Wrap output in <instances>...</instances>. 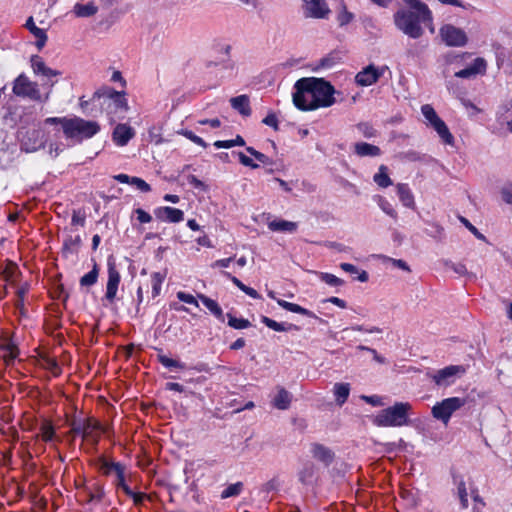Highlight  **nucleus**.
Masks as SVG:
<instances>
[{"label":"nucleus","instance_id":"42","mask_svg":"<svg viewBox=\"0 0 512 512\" xmlns=\"http://www.w3.org/2000/svg\"><path fill=\"white\" fill-rule=\"evenodd\" d=\"M228 325L234 329H245L248 328L251 324L247 319L236 318L228 314Z\"/></svg>","mask_w":512,"mask_h":512},{"label":"nucleus","instance_id":"39","mask_svg":"<svg viewBox=\"0 0 512 512\" xmlns=\"http://www.w3.org/2000/svg\"><path fill=\"white\" fill-rule=\"evenodd\" d=\"M315 458L328 462L332 459L331 452L322 445L315 444L312 449Z\"/></svg>","mask_w":512,"mask_h":512},{"label":"nucleus","instance_id":"58","mask_svg":"<svg viewBox=\"0 0 512 512\" xmlns=\"http://www.w3.org/2000/svg\"><path fill=\"white\" fill-rule=\"evenodd\" d=\"M199 123L202 125H209L212 128H218L221 125L220 120L217 118L200 120Z\"/></svg>","mask_w":512,"mask_h":512},{"label":"nucleus","instance_id":"52","mask_svg":"<svg viewBox=\"0 0 512 512\" xmlns=\"http://www.w3.org/2000/svg\"><path fill=\"white\" fill-rule=\"evenodd\" d=\"M353 19L352 13L348 12L345 5H343V11L338 15V21L340 25H346Z\"/></svg>","mask_w":512,"mask_h":512},{"label":"nucleus","instance_id":"37","mask_svg":"<svg viewBox=\"0 0 512 512\" xmlns=\"http://www.w3.org/2000/svg\"><path fill=\"white\" fill-rule=\"evenodd\" d=\"M165 274L155 272L151 275L152 297H157L161 292V286L164 282Z\"/></svg>","mask_w":512,"mask_h":512},{"label":"nucleus","instance_id":"17","mask_svg":"<svg viewBox=\"0 0 512 512\" xmlns=\"http://www.w3.org/2000/svg\"><path fill=\"white\" fill-rule=\"evenodd\" d=\"M486 70V62L483 58H477L470 67L462 69L455 73L459 78H470L477 74H482Z\"/></svg>","mask_w":512,"mask_h":512},{"label":"nucleus","instance_id":"19","mask_svg":"<svg viewBox=\"0 0 512 512\" xmlns=\"http://www.w3.org/2000/svg\"><path fill=\"white\" fill-rule=\"evenodd\" d=\"M25 27L34 35L36 40V46L41 50L47 41V35L45 30L38 28L33 20V17H29L26 21Z\"/></svg>","mask_w":512,"mask_h":512},{"label":"nucleus","instance_id":"33","mask_svg":"<svg viewBox=\"0 0 512 512\" xmlns=\"http://www.w3.org/2000/svg\"><path fill=\"white\" fill-rule=\"evenodd\" d=\"M397 192L400 200L405 206L411 207L414 204L413 195L406 184H398Z\"/></svg>","mask_w":512,"mask_h":512},{"label":"nucleus","instance_id":"16","mask_svg":"<svg viewBox=\"0 0 512 512\" xmlns=\"http://www.w3.org/2000/svg\"><path fill=\"white\" fill-rule=\"evenodd\" d=\"M156 215L163 221L170 223H178L184 219V213L182 210L173 207H162L156 211Z\"/></svg>","mask_w":512,"mask_h":512},{"label":"nucleus","instance_id":"59","mask_svg":"<svg viewBox=\"0 0 512 512\" xmlns=\"http://www.w3.org/2000/svg\"><path fill=\"white\" fill-rule=\"evenodd\" d=\"M233 260L232 257L230 258H226V259H220V260H217L215 261L213 264H212V267L213 268H216V267H222V268H226L229 266V264L231 263V261Z\"/></svg>","mask_w":512,"mask_h":512},{"label":"nucleus","instance_id":"27","mask_svg":"<svg viewBox=\"0 0 512 512\" xmlns=\"http://www.w3.org/2000/svg\"><path fill=\"white\" fill-rule=\"evenodd\" d=\"M3 351V360L7 365H10L19 355L18 347L11 341L7 342L1 347Z\"/></svg>","mask_w":512,"mask_h":512},{"label":"nucleus","instance_id":"13","mask_svg":"<svg viewBox=\"0 0 512 512\" xmlns=\"http://www.w3.org/2000/svg\"><path fill=\"white\" fill-rule=\"evenodd\" d=\"M96 97L97 98H107V99L111 100L116 109H123V110L128 109L127 100L125 99L124 94L114 91L111 88H104V89L98 90L97 92L94 93V98H96Z\"/></svg>","mask_w":512,"mask_h":512},{"label":"nucleus","instance_id":"36","mask_svg":"<svg viewBox=\"0 0 512 512\" xmlns=\"http://www.w3.org/2000/svg\"><path fill=\"white\" fill-rule=\"evenodd\" d=\"M74 12L78 17H88L97 12V7L93 3L77 4L74 7Z\"/></svg>","mask_w":512,"mask_h":512},{"label":"nucleus","instance_id":"47","mask_svg":"<svg viewBox=\"0 0 512 512\" xmlns=\"http://www.w3.org/2000/svg\"><path fill=\"white\" fill-rule=\"evenodd\" d=\"M357 129L362 133V135L366 138H372L376 136L375 129L367 124V123H360L357 125Z\"/></svg>","mask_w":512,"mask_h":512},{"label":"nucleus","instance_id":"14","mask_svg":"<svg viewBox=\"0 0 512 512\" xmlns=\"http://www.w3.org/2000/svg\"><path fill=\"white\" fill-rule=\"evenodd\" d=\"M465 372V368L459 365H451L445 367L439 371H437L433 376V380L437 385H447L449 384V379L458 374H462Z\"/></svg>","mask_w":512,"mask_h":512},{"label":"nucleus","instance_id":"10","mask_svg":"<svg viewBox=\"0 0 512 512\" xmlns=\"http://www.w3.org/2000/svg\"><path fill=\"white\" fill-rule=\"evenodd\" d=\"M121 276L118 272L114 262H108V280L106 285V299L112 303L116 298L118 286L120 284Z\"/></svg>","mask_w":512,"mask_h":512},{"label":"nucleus","instance_id":"49","mask_svg":"<svg viewBox=\"0 0 512 512\" xmlns=\"http://www.w3.org/2000/svg\"><path fill=\"white\" fill-rule=\"evenodd\" d=\"M177 298L182 302L199 307L197 299L191 294L179 291L177 292Z\"/></svg>","mask_w":512,"mask_h":512},{"label":"nucleus","instance_id":"38","mask_svg":"<svg viewBox=\"0 0 512 512\" xmlns=\"http://www.w3.org/2000/svg\"><path fill=\"white\" fill-rule=\"evenodd\" d=\"M457 494H458L462 508L467 509L469 506V502H468L469 492H468V487L463 480H461L457 485Z\"/></svg>","mask_w":512,"mask_h":512},{"label":"nucleus","instance_id":"15","mask_svg":"<svg viewBox=\"0 0 512 512\" xmlns=\"http://www.w3.org/2000/svg\"><path fill=\"white\" fill-rule=\"evenodd\" d=\"M135 135V131L127 124H118L113 133V141L118 146H125Z\"/></svg>","mask_w":512,"mask_h":512},{"label":"nucleus","instance_id":"2","mask_svg":"<svg viewBox=\"0 0 512 512\" xmlns=\"http://www.w3.org/2000/svg\"><path fill=\"white\" fill-rule=\"evenodd\" d=\"M408 9L399 10L394 21L396 26L412 38L422 35L421 23L431 21V13L428 7L418 0H404Z\"/></svg>","mask_w":512,"mask_h":512},{"label":"nucleus","instance_id":"53","mask_svg":"<svg viewBox=\"0 0 512 512\" xmlns=\"http://www.w3.org/2000/svg\"><path fill=\"white\" fill-rule=\"evenodd\" d=\"M460 221L469 229L478 239L484 240L485 237L481 234L475 226H473L466 218L460 217Z\"/></svg>","mask_w":512,"mask_h":512},{"label":"nucleus","instance_id":"18","mask_svg":"<svg viewBox=\"0 0 512 512\" xmlns=\"http://www.w3.org/2000/svg\"><path fill=\"white\" fill-rule=\"evenodd\" d=\"M31 67L35 74H41L45 77H55L60 75L59 71L47 67L43 59L37 55L31 58Z\"/></svg>","mask_w":512,"mask_h":512},{"label":"nucleus","instance_id":"26","mask_svg":"<svg viewBox=\"0 0 512 512\" xmlns=\"http://www.w3.org/2000/svg\"><path fill=\"white\" fill-rule=\"evenodd\" d=\"M277 303L280 307H282L283 309H285L287 311L301 314V315L308 316V317H316L313 312H311L310 310H308L306 308H303L302 306H300L298 304L291 303V302H288V301H285L282 299H277Z\"/></svg>","mask_w":512,"mask_h":512},{"label":"nucleus","instance_id":"50","mask_svg":"<svg viewBox=\"0 0 512 512\" xmlns=\"http://www.w3.org/2000/svg\"><path fill=\"white\" fill-rule=\"evenodd\" d=\"M262 322L267 327L271 328L274 331L281 332V331H285L286 330V328L284 327V325L282 323H278L275 320L270 319L268 317H263Z\"/></svg>","mask_w":512,"mask_h":512},{"label":"nucleus","instance_id":"1","mask_svg":"<svg viewBox=\"0 0 512 512\" xmlns=\"http://www.w3.org/2000/svg\"><path fill=\"white\" fill-rule=\"evenodd\" d=\"M294 105L303 111L330 107L335 103L334 87L321 78H301L295 83Z\"/></svg>","mask_w":512,"mask_h":512},{"label":"nucleus","instance_id":"23","mask_svg":"<svg viewBox=\"0 0 512 512\" xmlns=\"http://www.w3.org/2000/svg\"><path fill=\"white\" fill-rule=\"evenodd\" d=\"M272 403L275 408L280 410H286L290 406L291 395L287 390H285L282 387H279Z\"/></svg>","mask_w":512,"mask_h":512},{"label":"nucleus","instance_id":"64","mask_svg":"<svg viewBox=\"0 0 512 512\" xmlns=\"http://www.w3.org/2000/svg\"><path fill=\"white\" fill-rule=\"evenodd\" d=\"M245 346V340L243 338H238L236 341H234L230 348L232 350H238V349H241Z\"/></svg>","mask_w":512,"mask_h":512},{"label":"nucleus","instance_id":"51","mask_svg":"<svg viewBox=\"0 0 512 512\" xmlns=\"http://www.w3.org/2000/svg\"><path fill=\"white\" fill-rule=\"evenodd\" d=\"M183 135H184L187 139L191 140L192 142H194L195 144H197V145H199V146H202V147H204V148L207 146V144L205 143V141H204L201 137H199V136L195 135L192 131H184V132H183Z\"/></svg>","mask_w":512,"mask_h":512},{"label":"nucleus","instance_id":"28","mask_svg":"<svg viewBox=\"0 0 512 512\" xmlns=\"http://www.w3.org/2000/svg\"><path fill=\"white\" fill-rule=\"evenodd\" d=\"M198 298H199V299H200V301L203 303V305H204V306H205V307H206V308H207V309H208V310H209V311H210L214 316H216V317H217V318H219V319H222V318H223V311H222L221 307L219 306V304H218L215 300H213V299H211V298H209V297H207V296H205V295H203V294H199V295H198Z\"/></svg>","mask_w":512,"mask_h":512},{"label":"nucleus","instance_id":"30","mask_svg":"<svg viewBox=\"0 0 512 512\" xmlns=\"http://www.w3.org/2000/svg\"><path fill=\"white\" fill-rule=\"evenodd\" d=\"M98 276H99V266L96 263V261H93L92 270L81 277L80 285L83 287H90L97 282Z\"/></svg>","mask_w":512,"mask_h":512},{"label":"nucleus","instance_id":"11","mask_svg":"<svg viewBox=\"0 0 512 512\" xmlns=\"http://www.w3.org/2000/svg\"><path fill=\"white\" fill-rule=\"evenodd\" d=\"M304 13L306 17L323 19L328 17L330 9L325 0H310L305 2Z\"/></svg>","mask_w":512,"mask_h":512},{"label":"nucleus","instance_id":"48","mask_svg":"<svg viewBox=\"0 0 512 512\" xmlns=\"http://www.w3.org/2000/svg\"><path fill=\"white\" fill-rule=\"evenodd\" d=\"M130 184L136 186V188L142 192H150L151 191L150 185L139 177H132Z\"/></svg>","mask_w":512,"mask_h":512},{"label":"nucleus","instance_id":"32","mask_svg":"<svg viewBox=\"0 0 512 512\" xmlns=\"http://www.w3.org/2000/svg\"><path fill=\"white\" fill-rule=\"evenodd\" d=\"M350 393V386L348 383H337L334 386V395L336 401L342 405L348 398Z\"/></svg>","mask_w":512,"mask_h":512},{"label":"nucleus","instance_id":"54","mask_svg":"<svg viewBox=\"0 0 512 512\" xmlns=\"http://www.w3.org/2000/svg\"><path fill=\"white\" fill-rule=\"evenodd\" d=\"M135 213L140 223H149L152 220L151 215L141 208L136 209Z\"/></svg>","mask_w":512,"mask_h":512},{"label":"nucleus","instance_id":"24","mask_svg":"<svg viewBox=\"0 0 512 512\" xmlns=\"http://www.w3.org/2000/svg\"><path fill=\"white\" fill-rule=\"evenodd\" d=\"M268 228L271 231H276V232H294L297 229V223L292 222V221L277 219V220L270 221L268 223Z\"/></svg>","mask_w":512,"mask_h":512},{"label":"nucleus","instance_id":"55","mask_svg":"<svg viewBox=\"0 0 512 512\" xmlns=\"http://www.w3.org/2000/svg\"><path fill=\"white\" fill-rule=\"evenodd\" d=\"M263 123L268 125V126L273 127L274 130H278L279 129V127H278V119H277V117H276V115L274 113L268 114L263 119Z\"/></svg>","mask_w":512,"mask_h":512},{"label":"nucleus","instance_id":"22","mask_svg":"<svg viewBox=\"0 0 512 512\" xmlns=\"http://www.w3.org/2000/svg\"><path fill=\"white\" fill-rule=\"evenodd\" d=\"M355 153L358 156L365 157V156H379L381 154V149L376 146L372 145L366 142H359L356 143L354 146Z\"/></svg>","mask_w":512,"mask_h":512},{"label":"nucleus","instance_id":"63","mask_svg":"<svg viewBox=\"0 0 512 512\" xmlns=\"http://www.w3.org/2000/svg\"><path fill=\"white\" fill-rule=\"evenodd\" d=\"M214 146L216 148H231V147H233V143H232V140H227V141L218 140L214 143Z\"/></svg>","mask_w":512,"mask_h":512},{"label":"nucleus","instance_id":"41","mask_svg":"<svg viewBox=\"0 0 512 512\" xmlns=\"http://www.w3.org/2000/svg\"><path fill=\"white\" fill-rule=\"evenodd\" d=\"M243 488V484L241 482H237L234 484H230L223 492L221 493V498L226 499L229 497L237 496L241 493Z\"/></svg>","mask_w":512,"mask_h":512},{"label":"nucleus","instance_id":"35","mask_svg":"<svg viewBox=\"0 0 512 512\" xmlns=\"http://www.w3.org/2000/svg\"><path fill=\"white\" fill-rule=\"evenodd\" d=\"M421 112L430 126H433L442 120L436 113L435 109L429 104L423 105L421 107Z\"/></svg>","mask_w":512,"mask_h":512},{"label":"nucleus","instance_id":"25","mask_svg":"<svg viewBox=\"0 0 512 512\" xmlns=\"http://www.w3.org/2000/svg\"><path fill=\"white\" fill-rule=\"evenodd\" d=\"M431 127L437 132L443 143L447 145H454V136L443 120L439 121L437 124Z\"/></svg>","mask_w":512,"mask_h":512},{"label":"nucleus","instance_id":"20","mask_svg":"<svg viewBox=\"0 0 512 512\" xmlns=\"http://www.w3.org/2000/svg\"><path fill=\"white\" fill-rule=\"evenodd\" d=\"M231 106L243 116H250L251 108L249 97L247 95H240L230 99Z\"/></svg>","mask_w":512,"mask_h":512},{"label":"nucleus","instance_id":"7","mask_svg":"<svg viewBox=\"0 0 512 512\" xmlns=\"http://www.w3.org/2000/svg\"><path fill=\"white\" fill-rule=\"evenodd\" d=\"M465 400L459 397H452L444 399L437 403L432 408V415L434 418L443 421L445 424L449 422L451 415L462 406H464Z\"/></svg>","mask_w":512,"mask_h":512},{"label":"nucleus","instance_id":"40","mask_svg":"<svg viewBox=\"0 0 512 512\" xmlns=\"http://www.w3.org/2000/svg\"><path fill=\"white\" fill-rule=\"evenodd\" d=\"M469 488H470V495L474 501L473 512H483V509L486 506V503L480 497L479 492L476 488L472 487V485H470Z\"/></svg>","mask_w":512,"mask_h":512},{"label":"nucleus","instance_id":"3","mask_svg":"<svg viewBox=\"0 0 512 512\" xmlns=\"http://www.w3.org/2000/svg\"><path fill=\"white\" fill-rule=\"evenodd\" d=\"M411 405L407 402H399L379 412L374 423L382 427L404 426L408 423V413Z\"/></svg>","mask_w":512,"mask_h":512},{"label":"nucleus","instance_id":"57","mask_svg":"<svg viewBox=\"0 0 512 512\" xmlns=\"http://www.w3.org/2000/svg\"><path fill=\"white\" fill-rule=\"evenodd\" d=\"M239 159H240V162L243 165H245V166H249L251 168H257L258 167V165L256 163H254L251 158H249L248 156L244 155L243 153H239Z\"/></svg>","mask_w":512,"mask_h":512},{"label":"nucleus","instance_id":"62","mask_svg":"<svg viewBox=\"0 0 512 512\" xmlns=\"http://www.w3.org/2000/svg\"><path fill=\"white\" fill-rule=\"evenodd\" d=\"M131 178L130 176L126 175V174H118V175H115L114 176V179L120 183H126V184H130L131 183Z\"/></svg>","mask_w":512,"mask_h":512},{"label":"nucleus","instance_id":"45","mask_svg":"<svg viewBox=\"0 0 512 512\" xmlns=\"http://www.w3.org/2000/svg\"><path fill=\"white\" fill-rule=\"evenodd\" d=\"M158 361L165 367H168V368H180V369H183L184 366L182 364H180L178 361L172 359V358H169L168 356L164 355V354H159L158 355Z\"/></svg>","mask_w":512,"mask_h":512},{"label":"nucleus","instance_id":"9","mask_svg":"<svg viewBox=\"0 0 512 512\" xmlns=\"http://www.w3.org/2000/svg\"><path fill=\"white\" fill-rule=\"evenodd\" d=\"M442 40L448 46H464L467 43L465 32L453 25H445L440 29Z\"/></svg>","mask_w":512,"mask_h":512},{"label":"nucleus","instance_id":"60","mask_svg":"<svg viewBox=\"0 0 512 512\" xmlns=\"http://www.w3.org/2000/svg\"><path fill=\"white\" fill-rule=\"evenodd\" d=\"M85 223V218L80 216L76 211L73 212L72 215V224L83 226Z\"/></svg>","mask_w":512,"mask_h":512},{"label":"nucleus","instance_id":"61","mask_svg":"<svg viewBox=\"0 0 512 512\" xmlns=\"http://www.w3.org/2000/svg\"><path fill=\"white\" fill-rule=\"evenodd\" d=\"M328 302L340 307V308H346V303L344 300L338 298V297H330L329 299H327Z\"/></svg>","mask_w":512,"mask_h":512},{"label":"nucleus","instance_id":"4","mask_svg":"<svg viewBox=\"0 0 512 512\" xmlns=\"http://www.w3.org/2000/svg\"><path fill=\"white\" fill-rule=\"evenodd\" d=\"M99 131V125L94 121L81 118L63 121V132L68 138H90Z\"/></svg>","mask_w":512,"mask_h":512},{"label":"nucleus","instance_id":"29","mask_svg":"<svg viewBox=\"0 0 512 512\" xmlns=\"http://www.w3.org/2000/svg\"><path fill=\"white\" fill-rule=\"evenodd\" d=\"M374 182L381 188L392 185V180L388 175V168L385 165L379 167L378 172L373 177Z\"/></svg>","mask_w":512,"mask_h":512},{"label":"nucleus","instance_id":"46","mask_svg":"<svg viewBox=\"0 0 512 512\" xmlns=\"http://www.w3.org/2000/svg\"><path fill=\"white\" fill-rule=\"evenodd\" d=\"M320 279L331 286H340L343 284L340 278L330 273H320Z\"/></svg>","mask_w":512,"mask_h":512},{"label":"nucleus","instance_id":"43","mask_svg":"<svg viewBox=\"0 0 512 512\" xmlns=\"http://www.w3.org/2000/svg\"><path fill=\"white\" fill-rule=\"evenodd\" d=\"M28 290H29V286L26 283L23 284L22 286L18 287V289L16 291L17 299L15 301V306L17 308L22 309L24 307L25 296H26Z\"/></svg>","mask_w":512,"mask_h":512},{"label":"nucleus","instance_id":"56","mask_svg":"<svg viewBox=\"0 0 512 512\" xmlns=\"http://www.w3.org/2000/svg\"><path fill=\"white\" fill-rule=\"evenodd\" d=\"M501 194L505 202L512 204V185L504 187L501 191Z\"/></svg>","mask_w":512,"mask_h":512},{"label":"nucleus","instance_id":"6","mask_svg":"<svg viewBox=\"0 0 512 512\" xmlns=\"http://www.w3.org/2000/svg\"><path fill=\"white\" fill-rule=\"evenodd\" d=\"M13 93L19 97H26L34 101L41 100V93L36 82L31 81L26 75L20 74L13 83Z\"/></svg>","mask_w":512,"mask_h":512},{"label":"nucleus","instance_id":"12","mask_svg":"<svg viewBox=\"0 0 512 512\" xmlns=\"http://www.w3.org/2000/svg\"><path fill=\"white\" fill-rule=\"evenodd\" d=\"M382 74L383 69L369 65L356 74L355 81L359 86H370L376 83Z\"/></svg>","mask_w":512,"mask_h":512},{"label":"nucleus","instance_id":"5","mask_svg":"<svg viewBox=\"0 0 512 512\" xmlns=\"http://www.w3.org/2000/svg\"><path fill=\"white\" fill-rule=\"evenodd\" d=\"M96 466L103 476H114V484L117 488H123L126 483L127 468L120 462L101 456L97 459Z\"/></svg>","mask_w":512,"mask_h":512},{"label":"nucleus","instance_id":"34","mask_svg":"<svg viewBox=\"0 0 512 512\" xmlns=\"http://www.w3.org/2000/svg\"><path fill=\"white\" fill-rule=\"evenodd\" d=\"M38 436L44 442H49L54 438L55 429L51 421L45 420L44 422H42Z\"/></svg>","mask_w":512,"mask_h":512},{"label":"nucleus","instance_id":"44","mask_svg":"<svg viewBox=\"0 0 512 512\" xmlns=\"http://www.w3.org/2000/svg\"><path fill=\"white\" fill-rule=\"evenodd\" d=\"M122 490L127 496L133 499L135 505H140L146 497V494L144 493L133 492L127 484L122 488Z\"/></svg>","mask_w":512,"mask_h":512},{"label":"nucleus","instance_id":"21","mask_svg":"<svg viewBox=\"0 0 512 512\" xmlns=\"http://www.w3.org/2000/svg\"><path fill=\"white\" fill-rule=\"evenodd\" d=\"M19 273L17 264L12 261H7L0 272V277L8 283L14 284Z\"/></svg>","mask_w":512,"mask_h":512},{"label":"nucleus","instance_id":"31","mask_svg":"<svg viewBox=\"0 0 512 512\" xmlns=\"http://www.w3.org/2000/svg\"><path fill=\"white\" fill-rule=\"evenodd\" d=\"M226 277H228L232 283L234 285H236L241 291H243L245 294H247L248 296L254 298V299H259L260 298V295L259 293L251 288V287H248L246 286L245 284H243L237 277L235 276H232L230 273L228 272H225L224 273Z\"/></svg>","mask_w":512,"mask_h":512},{"label":"nucleus","instance_id":"8","mask_svg":"<svg viewBox=\"0 0 512 512\" xmlns=\"http://www.w3.org/2000/svg\"><path fill=\"white\" fill-rule=\"evenodd\" d=\"M106 428L95 418L89 417L82 423V437L93 445H97Z\"/></svg>","mask_w":512,"mask_h":512}]
</instances>
